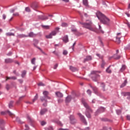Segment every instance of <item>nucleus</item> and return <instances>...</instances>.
I'll return each mask as SVG.
<instances>
[{"mask_svg": "<svg viewBox=\"0 0 130 130\" xmlns=\"http://www.w3.org/2000/svg\"><path fill=\"white\" fill-rule=\"evenodd\" d=\"M96 16L103 24L108 25V24L110 23V19L106 17V16H105L101 12L98 11L96 13Z\"/></svg>", "mask_w": 130, "mask_h": 130, "instance_id": "f03ea898", "label": "nucleus"}, {"mask_svg": "<svg viewBox=\"0 0 130 130\" xmlns=\"http://www.w3.org/2000/svg\"><path fill=\"white\" fill-rule=\"evenodd\" d=\"M126 118L128 119V120H130V116L129 115H127L126 116Z\"/></svg>", "mask_w": 130, "mask_h": 130, "instance_id": "680f3d73", "label": "nucleus"}, {"mask_svg": "<svg viewBox=\"0 0 130 130\" xmlns=\"http://www.w3.org/2000/svg\"><path fill=\"white\" fill-rule=\"evenodd\" d=\"M54 122H56V123H57V125H59L60 126H62V125H63V124H62V123H61V122H60V121H59V120L55 119L54 120Z\"/></svg>", "mask_w": 130, "mask_h": 130, "instance_id": "2eb2a0df", "label": "nucleus"}, {"mask_svg": "<svg viewBox=\"0 0 130 130\" xmlns=\"http://www.w3.org/2000/svg\"><path fill=\"white\" fill-rule=\"evenodd\" d=\"M89 60H92V56H87L86 58L84 59V62H86V61H89Z\"/></svg>", "mask_w": 130, "mask_h": 130, "instance_id": "dca6fc26", "label": "nucleus"}, {"mask_svg": "<svg viewBox=\"0 0 130 130\" xmlns=\"http://www.w3.org/2000/svg\"><path fill=\"white\" fill-rule=\"evenodd\" d=\"M63 41H64L66 43L67 42H69V38L68 37V36H65L63 38Z\"/></svg>", "mask_w": 130, "mask_h": 130, "instance_id": "5701e85b", "label": "nucleus"}, {"mask_svg": "<svg viewBox=\"0 0 130 130\" xmlns=\"http://www.w3.org/2000/svg\"><path fill=\"white\" fill-rule=\"evenodd\" d=\"M47 109H43L41 110L40 113H41V115H43V114H45V112H47Z\"/></svg>", "mask_w": 130, "mask_h": 130, "instance_id": "4be33fe9", "label": "nucleus"}, {"mask_svg": "<svg viewBox=\"0 0 130 130\" xmlns=\"http://www.w3.org/2000/svg\"><path fill=\"white\" fill-rule=\"evenodd\" d=\"M96 56H98L99 57H100V58H102V56H101V55H100V54H96Z\"/></svg>", "mask_w": 130, "mask_h": 130, "instance_id": "6e6d98bb", "label": "nucleus"}, {"mask_svg": "<svg viewBox=\"0 0 130 130\" xmlns=\"http://www.w3.org/2000/svg\"><path fill=\"white\" fill-rule=\"evenodd\" d=\"M84 130H90V127H87L84 128Z\"/></svg>", "mask_w": 130, "mask_h": 130, "instance_id": "774afa93", "label": "nucleus"}, {"mask_svg": "<svg viewBox=\"0 0 130 130\" xmlns=\"http://www.w3.org/2000/svg\"><path fill=\"white\" fill-rule=\"evenodd\" d=\"M7 113H8V114H9V115H12V114L11 113V112H10V111H7Z\"/></svg>", "mask_w": 130, "mask_h": 130, "instance_id": "0e129e2a", "label": "nucleus"}, {"mask_svg": "<svg viewBox=\"0 0 130 130\" xmlns=\"http://www.w3.org/2000/svg\"><path fill=\"white\" fill-rule=\"evenodd\" d=\"M87 93L89 94V95H91V94L92 93V92L91 91V90H88L87 91Z\"/></svg>", "mask_w": 130, "mask_h": 130, "instance_id": "3c124183", "label": "nucleus"}, {"mask_svg": "<svg viewBox=\"0 0 130 130\" xmlns=\"http://www.w3.org/2000/svg\"><path fill=\"white\" fill-rule=\"evenodd\" d=\"M80 24L83 25V28L88 29V30H90V31H92V32L102 33V34H104V31L102 30L101 25H99V29H97V27H96V26L93 24V22H92L91 20H87L86 22L85 23L80 22Z\"/></svg>", "mask_w": 130, "mask_h": 130, "instance_id": "f257e3e1", "label": "nucleus"}, {"mask_svg": "<svg viewBox=\"0 0 130 130\" xmlns=\"http://www.w3.org/2000/svg\"><path fill=\"white\" fill-rule=\"evenodd\" d=\"M116 42H117V43H118V44H119V43H120V42H121L120 38L117 37L116 40Z\"/></svg>", "mask_w": 130, "mask_h": 130, "instance_id": "c85d7f7f", "label": "nucleus"}, {"mask_svg": "<svg viewBox=\"0 0 130 130\" xmlns=\"http://www.w3.org/2000/svg\"><path fill=\"white\" fill-rule=\"evenodd\" d=\"M110 66L107 69L106 72L108 73V74H111V70H110Z\"/></svg>", "mask_w": 130, "mask_h": 130, "instance_id": "7c9ffc66", "label": "nucleus"}, {"mask_svg": "<svg viewBox=\"0 0 130 130\" xmlns=\"http://www.w3.org/2000/svg\"><path fill=\"white\" fill-rule=\"evenodd\" d=\"M76 31H77V29H76V28H72V32H76Z\"/></svg>", "mask_w": 130, "mask_h": 130, "instance_id": "052dcab7", "label": "nucleus"}, {"mask_svg": "<svg viewBox=\"0 0 130 130\" xmlns=\"http://www.w3.org/2000/svg\"><path fill=\"white\" fill-rule=\"evenodd\" d=\"M57 67H58V64H55L54 66V70H56V69H57Z\"/></svg>", "mask_w": 130, "mask_h": 130, "instance_id": "5fc2aeb1", "label": "nucleus"}, {"mask_svg": "<svg viewBox=\"0 0 130 130\" xmlns=\"http://www.w3.org/2000/svg\"><path fill=\"white\" fill-rule=\"evenodd\" d=\"M78 115H79V117H80L81 120L85 124V125H87V121H86V119H85V117L82 114L78 113Z\"/></svg>", "mask_w": 130, "mask_h": 130, "instance_id": "423d86ee", "label": "nucleus"}, {"mask_svg": "<svg viewBox=\"0 0 130 130\" xmlns=\"http://www.w3.org/2000/svg\"><path fill=\"white\" fill-rule=\"evenodd\" d=\"M63 54L64 55H67L68 54V51L64 50L63 52Z\"/></svg>", "mask_w": 130, "mask_h": 130, "instance_id": "09e8293b", "label": "nucleus"}, {"mask_svg": "<svg viewBox=\"0 0 130 130\" xmlns=\"http://www.w3.org/2000/svg\"><path fill=\"white\" fill-rule=\"evenodd\" d=\"M126 69V66H125V65H123L122 66V68L120 70V72H121V73H122V72H123V71H124V70H125Z\"/></svg>", "mask_w": 130, "mask_h": 130, "instance_id": "b1692460", "label": "nucleus"}, {"mask_svg": "<svg viewBox=\"0 0 130 130\" xmlns=\"http://www.w3.org/2000/svg\"><path fill=\"white\" fill-rule=\"evenodd\" d=\"M38 86H45V84H44V83H42V82H40L38 84Z\"/></svg>", "mask_w": 130, "mask_h": 130, "instance_id": "a18cd8bd", "label": "nucleus"}, {"mask_svg": "<svg viewBox=\"0 0 130 130\" xmlns=\"http://www.w3.org/2000/svg\"><path fill=\"white\" fill-rule=\"evenodd\" d=\"M26 36L30 38H33L34 37H36V34H34L33 32H30L28 34V35H26Z\"/></svg>", "mask_w": 130, "mask_h": 130, "instance_id": "f8f14e48", "label": "nucleus"}, {"mask_svg": "<svg viewBox=\"0 0 130 130\" xmlns=\"http://www.w3.org/2000/svg\"><path fill=\"white\" fill-rule=\"evenodd\" d=\"M93 90L94 91V93H95V94H97V91H98V88H97V87H94L92 88Z\"/></svg>", "mask_w": 130, "mask_h": 130, "instance_id": "ea45409f", "label": "nucleus"}, {"mask_svg": "<svg viewBox=\"0 0 130 130\" xmlns=\"http://www.w3.org/2000/svg\"><path fill=\"white\" fill-rule=\"evenodd\" d=\"M82 103L83 104L84 107L86 108V112H85L86 116H87L88 118H91V114H90V113L92 112V110L90 109V107H89V105H88V104L86 103V102L85 101V100L82 99Z\"/></svg>", "mask_w": 130, "mask_h": 130, "instance_id": "7ed1b4c3", "label": "nucleus"}, {"mask_svg": "<svg viewBox=\"0 0 130 130\" xmlns=\"http://www.w3.org/2000/svg\"><path fill=\"white\" fill-rule=\"evenodd\" d=\"M37 48H38V49H39L41 51V52H42V53H44V52L43 51V50H42V49H41V48L39 47H37Z\"/></svg>", "mask_w": 130, "mask_h": 130, "instance_id": "13d9d810", "label": "nucleus"}, {"mask_svg": "<svg viewBox=\"0 0 130 130\" xmlns=\"http://www.w3.org/2000/svg\"><path fill=\"white\" fill-rule=\"evenodd\" d=\"M14 62V60L11 58H7L5 59V62L6 63H11Z\"/></svg>", "mask_w": 130, "mask_h": 130, "instance_id": "4468645a", "label": "nucleus"}, {"mask_svg": "<svg viewBox=\"0 0 130 130\" xmlns=\"http://www.w3.org/2000/svg\"><path fill=\"white\" fill-rule=\"evenodd\" d=\"M104 111H105V108L101 107L95 112V115H98L99 113H102V112H104Z\"/></svg>", "mask_w": 130, "mask_h": 130, "instance_id": "0eeeda50", "label": "nucleus"}, {"mask_svg": "<svg viewBox=\"0 0 130 130\" xmlns=\"http://www.w3.org/2000/svg\"><path fill=\"white\" fill-rule=\"evenodd\" d=\"M72 99H73V98L71 95H68L66 98V103H70L71 101H72Z\"/></svg>", "mask_w": 130, "mask_h": 130, "instance_id": "9d476101", "label": "nucleus"}, {"mask_svg": "<svg viewBox=\"0 0 130 130\" xmlns=\"http://www.w3.org/2000/svg\"><path fill=\"white\" fill-rule=\"evenodd\" d=\"M123 95L124 96H130V92H123Z\"/></svg>", "mask_w": 130, "mask_h": 130, "instance_id": "a19ab883", "label": "nucleus"}, {"mask_svg": "<svg viewBox=\"0 0 130 130\" xmlns=\"http://www.w3.org/2000/svg\"><path fill=\"white\" fill-rule=\"evenodd\" d=\"M42 28H43L44 29H49V28L50 27V26L49 25H42Z\"/></svg>", "mask_w": 130, "mask_h": 130, "instance_id": "473e14b6", "label": "nucleus"}, {"mask_svg": "<svg viewBox=\"0 0 130 130\" xmlns=\"http://www.w3.org/2000/svg\"><path fill=\"white\" fill-rule=\"evenodd\" d=\"M126 84H127V81L125 80L123 83H122L121 85V88H123V87L125 86Z\"/></svg>", "mask_w": 130, "mask_h": 130, "instance_id": "bb28decb", "label": "nucleus"}, {"mask_svg": "<svg viewBox=\"0 0 130 130\" xmlns=\"http://www.w3.org/2000/svg\"><path fill=\"white\" fill-rule=\"evenodd\" d=\"M25 12H27L28 13H30L31 12V9L29 7H26L25 9Z\"/></svg>", "mask_w": 130, "mask_h": 130, "instance_id": "c9c22d12", "label": "nucleus"}, {"mask_svg": "<svg viewBox=\"0 0 130 130\" xmlns=\"http://www.w3.org/2000/svg\"><path fill=\"white\" fill-rule=\"evenodd\" d=\"M101 87H102L103 91H106V89H105V84H104V83H101Z\"/></svg>", "mask_w": 130, "mask_h": 130, "instance_id": "79ce46f5", "label": "nucleus"}, {"mask_svg": "<svg viewBox=\"0 0 130 130\" xmlns=\"http://www.w3.org/2000/svg\"><path fill=\"white\" fill-rule=\"evenodd\" d=\"M31 8L34 9V10H36L38 8V5L36 3H34L31 5Z\"/></svg>", "mask_w": 130, "mask_h": 130, "instance_id": "6ab92c4d", "label": "nucleus"}, {"mask_svg": "<svg viewBox=\"0 0 130 130\" xmlns=\"http://www.w3.org/2000/svg\"><path fill=\"white\" fill-rule=\"evenodd\" d=\"M36 60V58H34L31 59V62L32 63V64H34L35 65V61Z\"/></svg>", "mask_w": 130, "mask_h": 130, "instance_id": "58836bf2", "label": "nucleus"}, {"mask_svg": "<svg viewBox=\"0 0 130 130\" xmlns=\"http://www.w3.org/2000/svg\"><path fill=\"white\" fill-rule=\"evenodd\" d=\"M43 94L44 96H45L47 98V99H50V97L48 96V95L49 94V92L47 91H44L43 92Z\"/></svg>", "mask_w": 130, "mask_h": 130, "instance_id": "ddd939ff", "label": "nucleus"}, {"mask_svg": "<svg viewBox=\"0 0 130 130\" xmlns=\"http://www.w3.org/2000/svg\"><path fill=\"white\" fill-rule=\"evenodd\" d=\"M46 130H53V128H52L51 126H50L48 128H47Z\"/></svg>", "mask_w": 130, "mask_h": 130, "instance_id": "603ef678", "label": "nucleus"}, {"mask_svg": "<svg viewBox=\"0 0 130 130\" xmlns=\"http://www.w3.org/2000/svg\"><path fill=\"white\" fill-rule=\"evenodd\" d=\"M70 69L71 70V71H72V72H77V71H78L77 68H75V67H72V66H70Z\"/></svg>", "mask_w": 130, "mask_h": 130, "instance_id": "412c9836", "label": "nucleus"}, {"mask_svg": "<svg viewBox=\"0 0 130 130\" xmlns=\"http://www.w3.org/2000/svg\"><path fill=\"white\" fill-rule=\"evenodd\" d=\"M12 54H13V53H12V52H10L9 53H8L7 54V55H8V56H11V55H12Z\"/></svg>", "mask_w": 130, "mask_h": 130, "instance_id": "4d7b16f0", "label": "nucleus"}, {"mask_svg": "<svg viewBox=\"0 0 130 130\" xmlns=\"http://www.w3.org/2000/svg\"><path fill=\"white\" fill-rule=\"evenodd\" d=\"M41 124L42 126L45 125V124H46V122H45V121H41Z\"/></svg>", "mask_w": 130, "mask_h": 130, "instance_id": "c03bdc74", "label": "nucleus"}, {"mask_svg": "<svg viewBox=\"0 0 130 130\" xmlns=\"http://www.w3.org/2000/svg\"><path fill=\"white\" fill-rule=\"evenodd\" d=\"M83 5L86 7L88 6V0H83Z\"/></svg>", "mask_w": 130, "mask_h": 130, "instance_id": "cd10ccee", "label": "nucleus"}, {"mask_svg": "<svg viewBox=\"0 0 130 130\" xmlns=\"http://www.w3.org/2000/svg\"><path fill=\"white\" fill-rule=\"evenodd\" d=\"M24 97H25V95L22 96L19 98V101H18V102H17V103H20V101H21L22 98H24Z\"/></svg>", "mask_w": 130, "mask_h": 130, "instance_id": "8fccbe9b", "label": "nucleus"}, {"mask_svg": "<svg viewBox=\"0 0 130 130\" xmlns=\"http://www.w3.org/2000/svg\"><path fill=\"white\" fill-rule=\"evenodd\" d=\"M104 66H105V62H104V61H103L101 64V67L104 68Z\"/></svg>", "mask_w": 130, "mask_h": 130, "instance_id": "de8ad7c7", "label": "nucleus"}, {"mask_svg": "<svg viewBox=\"0 0 130 130\" xmlns=\"http://www.w3.org/2000/svg\"><path fill=\"white\" fill-rule=\"evenodd\" d=\"M114 58L115 59H119V58H120V56H118L117 57H116V55H114Z\"/></svg>", "mask_w": 130, "mask_h": 130, "instance_id": "37998d69", "label": "nucleus"}, {"mask_svg": "<svg viewBox=\"0 0 130 130\" xmlns=\"http://www.w3.org/2000/svg\"><path fill=\"white\" fill-rule=\"evenodd\" d=\"M13 104H14V102L11 101L9 104V108H12V107H13Z\"/></svg>", "mask_w": 130, "mask_h": 130, "instance_id": "2f4dec72", "label": "nucleus"}, {"mask_svg": "<svg viewBox=\"0 0 130 130\" xmlns=\"http://www.w3.org/2000/svg\"><path fill=\"white\" fill-rule=\"evenodd\" d=\"M57 33V32L56 30H54L52 31L49 35L46 36V38H47V39H50L52 38V36H55Z\"/></svg>", "mask_w": 130, "mask_h": 130, "instance_id": "39448f33", "label": "nucleus"}, {"mask_svg": "<svg viewBox=\"0 0 130 130\" xmlns=\"http://www.w3.org/2000/svg\"><path fill=\"white\" fill-rule=\"evenodd\" d=\"M70 122L72 124H75L77 121L76 120V119H75V117L73 115H71L70 116Z\"/></svg>", "mask_w": 130, "mask_h": 130, "instance_id": "6e6552de", "label": "nucleus"}, {"mask_svg": "<svg viewBox=\"0 0 130 130\" xmlns=\"http://www.w3.org/2000/svg\"><path fill=\"white\" fill-rule=\"evenodd\" d=\"M26 74H27V71H26L25 70L22 71V74H21L22 78H25V76H26Z\"/></svg>", "mask_w": 130, "mask_h": 130, "instance_id": "393cba45", "label": "nucleus"}, {"mask_svg": "<svg viewBox=\"0 0 130 130\" xmlns=\"http://www.w3.org/2000/svg\"><path fill=\"white\" fill-rule=\"evenodd\" d=\"M47 97H46L45 95L41 97L42 102H43V101H45V102H46L47 101Z\"/></svg>", "mask_w": 130, "mask_h": 130, "instance_id": "aec40b11", "label": "nucleus"}, {"mask_svg": "<svg viewBox=\"0 0 130 130\" xmlns=\"http://www.w3.org/2000/svg\"><path fill=\"white\" fill-rule=\"evenodd\" d=\"M16 121L18 123H22V121L20 119V118H16Z\"/></svg>", "mask_w": 130, "mask_h": 130, "instance_id": "e433bc0d", "label": "nucleus"}, {"mask_svg": "<svg viewBox=\"0 0 130 130\" xmlns=\"http://www.w3.org/2000/svg\"><path fill=\"white\" fill-rule=\"evenodd\" d=\"M17 37V38H26L28 37V36L24 34H21V35H18Z\"/></svg>", "mask_w": 130, "mask_h": 130, "instance_id": "a211bd4d", "label": "nucleus"}, {"mask_svg": "<svg viewBox=\"0 0 130 130\" xmlns=\"http://www.w3.org/2000/svg\"><path fill=\"white\" fill-rule=\"evenodd\" d=\"M3 123H4V120H0V124H3Z\"/></svg>", "mask_w": 130, "mask_h": 130, "instance_id": "338daca9", "label": "nucleus"}, {"mask_svg": "<svg viewBox=\"0 0 130 130\" xmlns=\"http://www.w3.org/2000/svg\"><path fill=\"white\" fill-rule=\"evenodd\" d=\"M58 130H70V129H68V128L63 129V128H59Z\"/></svg>", "mask_w": 130, "mask_h": 130, "instance_id": "69168bd1", "label": "nucleus"}, {"mask_svg": "<svg viewBox=\"0 0 130 130\" xmlns=\"http://www.w3.org/2000/svg\"><path fill=\"white\" fill-rule=\"evenodd\" d=\"M37 99H38V94H37L36 95L34 99L32 100L33 103H34V102H35V101H36V100H37Z\"/></svg>", "mask_w": 130, "mask_h": 130, "instance_id": "c756f323", "label": "nucleus"}, {"mask_svg": "<svg viewBox=\"0 0 130 130\" xmlns=\"http://www.w3.org/2000/svg\"><path fill=\"white\" fill-rule=\"evenodd\" d=\"M61 26H62V27H68V26H69V25L68 24V23H67L66 22H63L61 24Z\"/></svg>", "mask_w": 130, "mask_h": 130, "instance_id": "4c0bfd02", "label": "nucleus"}, {"mask_svg": "<svg viewBox=\"0 0 130 130\" xmlns=\"http://www.w3.org/2000/svg\"><path fill=\"white\" fill-rule=\"evenodd\" d=\"M6 88L7 90H10V86L9 85V84L6 85Z\"/></svg>", "mask_w": 130, "mask_h": 130, "instance_id": "864d4df0", "label": "nucleus"}, {"mask_svg": "<svg viewBox=\"0 0 130 130\" xmlns=\"http://www.w3.org/2000/svg\"><path fill=\"white\" fill-rule=\"evenodd\" d=\"M55 95L58 98H62V97H63V94L59 91L56 92Z\"/></svg>", "mask_w": 130, "mask_h": 130, "instance_id": "9b49d317", "label": "nucleus"}, {"mask_svg": "<svg viewBox=\"0 0 130 130\" xmlns=\"http://www.w3.org/2000/svg\"><path fill=\"white\" fill-rule=\"evenodd\" d=\"M8 80H17V78L15 76L12 77H6V81H8Z\"/></svg>", "mask_w": 130, "mask_h": 130, "instance_id": "f3484780", "label": "nucleus"}, {"mask_svg": "<svg viewBox=\"0 0 130 130\" xmlns=\"http://www.w3.org/2000/svg\"><path fill=\"white\" fill-rule=\"evenodd\" d=\"M6 35V36H15V34L13 32H7Z\"/></svg>", "mask_w": 130, "mask_h": 130, "instance_id": "a878e982", "label": "nucleus"}, {"mask_svg": "<svg viewBox=\"0 0 130 130\" xmlns=\"http://www.w3.org/2000/svg\"><path fill=\"white\" fill-rule=\"evenodd\" d=\"M25 127H26V128L25 130H29V126H28V125L26 124Z\"/></svg>", "mask_w": 130, "mask_h": 130, "instance_id": "bf43d9fd", "label": "nucleus"}, {"mask_svg": "<svg viewBox=\"0 0 130 130\" xmlns=\"http://www.w3.org/2000/svg\"><path fill=\"white\" fill-rule=\"evenodd\" d=\"M16 10H17V8H12L10 10V12L11 13H14Z\"/></svg>", "mask_w": 130, "mask_h": 130, "instance_id": "f704fd0d", "label": "nucleus"}, {"mask_svg": "<svg viewBox=\"0 0 130 130\" xmlns=\"http://www.w3.org/2000/svg\"><path fill=\"white\" fill-rule=\"evenodd\" d=\"M38 18L40 19V20H42L43 21H44L45 20H48V17L42 15L38 16Z\"/></svg>", "mask_w": 130, "mask_h": 130, "instance_id": "1a4fd4ad", "label": "nucleus"}, {"mask_svg": "<svg viewBox=\"0 0 130 130\" xmlns=\"http://www.w3.org/2000/svg\"><path fill=\"white\" fill-rule=\"evenodd\" d=\"M2 17H3V20H5V19H6V18H7V15H6L5 14H4L2 15Z\"/></svg>", "mask_w": 130, "mask_h": 130, "instance_id": "49530a36", "label": "nucleus"}, {"mask_svg": "<svg viewBox=\"0 0 130 130\" xmlns=\"http://www.w3.org/2000/svg\"><path fill=\"white\" fill-rule=\"evenodd\" d=\"M98 74H100V72L99 71H92L91 72V79L94 82H97L100 79V75Z\"/></svg>", "mask_w": 130, "mask_h": 130, "instance_id": "20e7f679", "label": "nucleus"}, {"mask_svg": "<svg viewBox=\"0 0 130 130\" xmlns=\"http://www.w3.org/2000/svg\"><path fill=\"white\" fill-rule=\"evenodd\" d=\"M18 81L19 82V83H20V84H22V83H23V80L21 79L18 80Z\"/></svg>", "mask_w": 130, "mask_h": 130, "instance_id": "e2e57ef3", "label": "nucleus"}, {"mask_svg": "<svg viewBox=\"0 0 130 130\" xmlns=\"http://www.w3.org/2000/svg\"><path fill=\"white\" fill-rule=\"evenodd\" d=\"M13 17H19V16H20V14L19 12H16L13 14Z\"/></svg>", "mask_w": 130, "mask_h": 130, "instance_id": "72a5a7b5", "label": "nucleus"}]
</instances>
